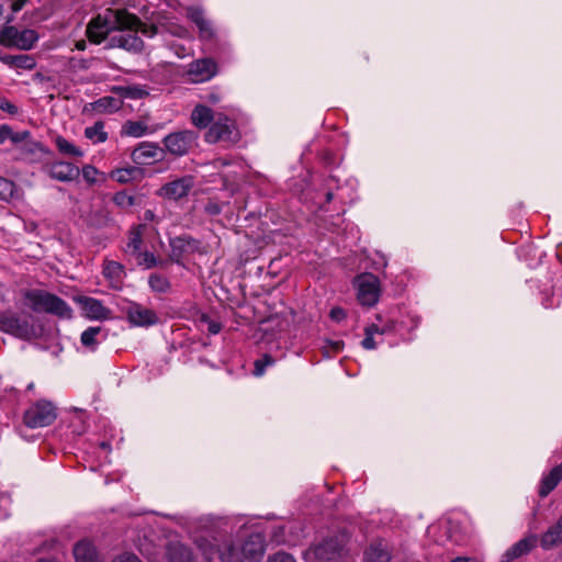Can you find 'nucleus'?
<instances>
[{"mask_svg": "<svg viewBox=\"0 0 562 562\" xmlns=\"http://www.w3.org/2000/svg\"><path fill=\"white\" fill-rule=\"evenodd\" d=\"M344 348L342 340H326L323 346V352L326 357H331L338 352H340Z\"/></svg>", "mask_w": 562, "mask_h": 562, "instance_id": "44", "label": "nucleus"}, {"mask_svg": "<svg viewBox=\"0 0 562 562\" xmlns=\"http://www.w3.org/2000/svg\"><path fill=\"white\" fill-rule=\"evenodd\" d=\"M56 419L55 407L52 403L40 401L27 408L23 422L29 428H42L50 425Z\"/></svg>", "mask_w": 562, "mask_h": 562, "instance_id": "6", "label": "nucleus"}, {"mask_svg": "<svg viewBox=\"0 0 562 562\" xmlns=\"http://www.w3.org/2000/svg\"><path fill=\"white\" fill-rule=\"evenodd\" d=\"M38 35L32 29H24L19 33V40L15 42V47L27 50L31 49L37 42Z\"/></svg>", "mask_w": 562, "mask_h": 562, "instance_id": "32", "label": "nucleus"}, {"mask_svg": "<svg viewBox=\"0 0 562 562\" xmlns=\"http://www.w3.org/2000/svg\"><path fill=\"white\" fill-rule=\"evenodd\" d=\"M217 74V64L212 58H202L189 65L188 76L193 82H205Z\"/></svg>", "mask_w": 562, "mask_h": 562, "instance_id": "12", "label": "nucleus"}, {"mask_svg": "<svg viewBox=\"0 0 562 562\" xmlns=\"http://www.w3.org/2000/svg\"><path fill=\"white\" fill-rule=\"evenodd\" d=\"M29 306L35 313H48L60 318H71L72 310L66 301L44 290H30L24 295Z\"/></svg>", "mask_w": 562, "mask_h": 562, "instance_id": "2", "label": "nucleus"}, {"mask_svg": "<svg viewBox=\"0 0 562 562\" xmlns=\"http://www.w3.org/2000/svg\"><path fill=\"white\" fill-rule=\"evenodd\" d=\"M80 63H81V66H80L81 68H83V69L88 68L85 60H81Z\"/></svg>", "mask_w": 562, "mask_h": 562, "instance_id": "63", "label": "nucleus"}, {"mask_svg": "<svg viewBox=\"0 0 562 562\" xmlns=\"http://www.w3.org/2000/svg\"><path fill=\"white\" fill-rule=\"evenodd\" d=\"M47 173L52 179L61 182H69L75 180L79 176L80 170L78 167L70 162L56 161L47 166Z\"/></svg>", "mask_w": 562, "mask_h": 562, "instance_id": "16", "label": "nucleus"}, {"mask_svg": "<svg viewBox=\"0 0 562 562\" xmlns=\"http://www.w3.org/2000/svg\"><path fill=\"white\" fill-rule=\"evenodd\" d=\"M199 246L200 243L188 235L171 238L169 258L172 262L180 265L184 256L195 252Z\"/></svg>", "mask_w": 562, "mask_h": 562, "instance_id": "11", "label": "nucleus"}, {"mask_svg": "<svg viewBox=\"0 0 562 562\" xmlns=\"http://www.w3.org/2000/svg\"><path fill=\"white\" fill-rule=\"evenodd\" d=\"M113 202L117 207L127 210L135 204V198L125 191H120L113 195Z\"/></svg>", "mask_w": 562, "mask_h": 562, "instance_id": "40", "label": "nucleus"}, {"mask_svg": "<svg viewBox=\"0 0 562 562\" xmlns=\"http://www.w3.org/2000/svg\"><path fill=\"white\" fill-rule=\"evenodd\" d=\"M276 363V359L269 355L265 353L261 356V358L257 359L254 362V375L256 376H262L266 372V369L268 367H272Z\"/></svg>", "mask_w": 562, "mask_h": 562, "instance_id": "37", "label": "nucleus"}, {"mask_svg": "<svg viewBox=\"0 0 562 562\" xmlns=\"http://www.w3.org/2000/svg\"><path fill=\"white\" fill-rule=\"evenodd\" d=\"M142 25V22L139 21L136 25L132 27H119L117 31H120L119 34H114L109 40V46L110 47H119L123 48L127 52L132 53H139L142 52L144 47L143 40L137 36L136 31Z\"/></svg>", "mask_w": 562, "mask_h": 562, "instance_id": "9", "label": "nucleus"}, {"mask_svg": "<svg viewBox=\"0 0 562 562\" xmlns=\"http://www.w3.org/2000/svg\"><path fill=\"white\" fill-rule=\"evenodd\" d=\"M112 102H116V100L112 97H105V98H102L100 99L97 104L98 106H106L108 104L112 103Z\"/></svg>", "mask_w": 562, "mask_h": 562, "instance_id": "57", "label": "nucleus"}, {"mask_svg": "<svg viewBox=\"0 0 562 562\" xmlns=\"http://www.w3.org/2000/svg\"><path fill=\"white\" fill-rule=\"evenodd\" d=\"M562 480V463L554 467L548 474H544L539 485V496L547 497Z\"/></svg>", "mask_w": 562, "mask_h": 562, "instance_id": "23", "label": "nucleus"}, {"mask_svg": "<svg viewBox=\"0 0 562 562\" xmlns=\"http://www.w3.org/2000/svg\"><path fill=\"white\" fill-rule=\"evenodd\" d=\"M204 139L210 144L223 143L225 146H232L239 142L240 132L234 120L218 114L205 133Z\"/></svg>", "mask_w": 562, "mask_h": 562, "instance_id": "3", "label": "nucleus"}, {"mask_svg": "<svg viewBox=\"0 0 562 562\" xmlns=\"http://www.w3.org/2000/svg\"><path fill=\"white\" fill-rule=\"evenodd\" d=\"M144 218L146 221H154L155 220V213L151 210H146L144 213Z\"/></svg>", "mask_w": 562, "mask_h": 562, "instance_id": "58", "label": "nucleus"}, {"mask_svg": "<svg viewBox=\"0 0 562 562\" xmlns=\"http://www.w3.org/2000/svg\"><path fill=\"white\" fill-rule=\"evenodd\" d=\"M103 328L101 326H91L88 327L80 337V341L83 347L88 348L91 351H94L99 344L105 339L106 335L103 333Z\"/></svg>", "mask_w": 562, "mask_h": 562, "instance_id": "25", "label": "nucleus"}, {"mask_svg": "<svg viewBox=\"0 0 562 562\" xmlns=\"http://www.w3.org/2000/svg\"><path fill=\"white\" fill-rule=\"evenodd\" d=\"M1 59L8 66L18 69L32 70L36 66L35 59L31 55H5Z\"/></svg>", "mask_w": 562, "mask_h": 562, "instance_id": "26", "label": "nucleus"}, {"mask_svg": "<svg viewBox=\"0 0 562 562\" xmlns=\"http://www.w3.org/2000/svg\"><path fill=\"white\" fill-rule=\"evenodd\" d=\"M357 297L361 305L373 306L379 301L380 281L372 273H363L356 278Z\"/></svg>", "mask_w": 562, "mask_h": 562, "instance_id": "7", "label": "nucleus"}, {"mask_svg": "<svg viewBox=\"0 0 562 562\" xmlns=\"http://www.w3.org/2000/svg\"><path fill=\"white\" fill-rule=\"evenodd\" d=\"M361 346L367 350H373L376 348V342L374 340V336L371 335V331L364 333V339L361 341Z\"/></svg>", "mask_w": 562, "mask_h": 562, "instance_id": "48", "label": "nucleus"}, {"mask_svg": "<svg viewBox=\"0 0 562 562\" xmlns=\"http://www.w3.org/2000/svg\"><path fill=\"white\" fill-rule=\"evenodd\" d=\"M85 136L93 143L105 142L108 139V134L104 132V123L98 121L92 126L86 127Z\"/></svg>", "mask_w": 562, "mask_h": 562, "instance_id": "34", "label": "nucleus"}, {"mask_svg": "<svg viewBox=\"0 0 562 562\" xmlns=\"http://www.w3.org/2000/svg\"><path fill=\"white\" fill-rule=\"evenodd\" d=\"M196 547L207 562H212L218 555L221 549V547L204 538L196 541Z\"/></svg>", "mask_w": 562, "mask_h": 562, "instance_id": "31", "label": "nucleus"}, {"mask_svg": "<svg viewBox=\"0 0 562 562\" xmlns=\"http://www.w3.org/2000/svg\"><path fill=\"white\" fill-rule=\"evenodd\" d=\"M112 562H140V560L132 553H123L116 557Z\"/></svg>", "mask_w": 562, "mask_h": 562, "instance_id": "50", "label": "nucleus"}, {"mask_svg": "<svg viewBox=\"0 0 562 562\" xmlns=\"http://www.w3.org/2000/svg\"><path fill=\"white\" fill-rule=\"evenodd\" d=\"M205 212L210 215H217L222 212V207L215 202H209L205 205Z\"/></svg>", "mask_w": 562, "mask_h": 562, "instance_id": "51", "label": "nucleus"}, {"mask_svg": "<svg viewBox=\"0 0 562 562\" xmlns=\"http://www.w3.org/2000/svg\"><path fill=\"white\" fill-rule=\"evenodd\" d=\"M188 18L198 26L200 38L210 41L214 38L215 32L212 23L205 18L204 12L199 8H189Z\"/></svg>", "mask_w": 562, "mask_h": 562, "instance_id": "18", "label": "nucleus"}, {"mask_svg": "<svg viewBox=\"0 0 562 562\" xmlns=\"http://www.w3.org/2000/svg\"><path fill=\"white\" fill-rule=\"evenodd\" d=\"M76 562H100V558L94 544L82 539L74 546L72 550Z\"/></svg>", "mask_w": 562, "mask_h": 562, "instance_id": "22", "label": "nucleus"}, {"mask_svg": "<svg viewBox=\"0 0 562 562\" xmlns=\"http://www.w3.org/2000/svg\"><path fill=\"white\" fill-rule=\"evenodd\" d=\"M198 138L199 135L196 132L183 130L165 136L162 144L169 154L176 157H182L196 145Z\"/></svg>", "mask_w": 562, "mask_h": 562, "instance_id": "4", "label": "nucleus"}, {"mask_svg": "<svg viewBox=\"0 0 562 562\" xmlns=\"http://www.w3.org/2000/svg\"><path fill=\"white\" fill-rule=\"evenodd\" d=\"M215 117L212 109L203 104L195 105L191 112V123L200 130L210 127Z\"/></svg>", "mask_w": 562, "mask_h": 562, "instance_id": "24", "label": "nucleus"}, {"mask_svg": "<svg viewBox=\"0 0 562 562\" xmlns=\"http://www.w3.org/2000/svg\"><path fill=\"white\" fill-rule=\"evenodd\" d=\"M221 324L217 322H210L209 323V333L212 335H216L221 331Z\"/></svg>", "mask_w": 562, "mask_h": 562, "instance_id": "55", "label": "nucleus"}, {"mask_svg": "<svg viewBox=\"0 0 562 562\" xmlns=\"http://www.w3.org/2000/svg\"><path fill=\"white\" fill-rule=\"evenodd\" d=\"M36 562H56V561L53 559H40Z\"/></svg>", "mask_w": 562, "mask_h": 562, "instance_id": "61", "label": "nucleus"}, {"mask_svg": "<svg viewBox=\"0 0 562 562\" xmlns=\"http://www.w3.org/2000/svg\"><path fill=\"white\" fill-rule=\"evenodd\" d=\"M0 329L22 339H31L34 335V327L13 312H0Z\"/></svg>", "mask_w": 562, "mask_h": 562, "instance_id": "10", "label": "nucleus"}, {"mask_svg": "<svg viewBox=\"0 0 562 562\" xmlns=\"http://www.w3.org/2000/svg\"><path fill=\"white\" fill-rule=\"evenodd\" d=\"M27 135V132H24L22 135L15 134L8 125L0 126V144H3L7 139H11L13 143H19L23 139L24 136Z\"/></svg>", "mask_w": 562, "mask_h": 562, "instance_id": "42", "label": "nucleus"}, {"mask_svg": "<svg viewBox=\"0 0 562 562\" xmlns=\"http://www.w3.org/2000/svg\"><path fill=\"white\" fill-rule=\"evenodd\" d=\"M536 542L537 536L535 535L517 541L503 553L502 562H513L514 560L529 553L536 547Z\"/></svg>", "mask_w": 562, "mask_h": 562, "instance_id": "17", "label": "nucleus"}, {"mask_svg": "<svg viewBox=\"0 0 562 562\" xmlns=\"http://www.w3.org/2000/svg\"><path fill=\"white\" fill-rule=\"evenodd\" d=\"M164 157V149L156 143L143 142L133 151L132 159L137 165H149L151 162L161 160Z\"/></svg>", "mask_w": 562, "mask_h": 562, "instance_id": "13", "label": "nucleus"}, {"mask_svg": "<svg viewBox=\"0 0 562 562\" xmlns=\"http://www.w3.org/2000/svg\"><path fill=\"white\" fill-rule=\"evenodd\" d=\"M267 562H296L294 558L286 552H277L268 559Z\"/></svg>", "mask_w": 562, "mask_h": 562, "instance_id": "46", "label": "nucleus"}, {"mask_svg": "<svg viewBox=\"0 0 562 562\" xmlns=\"http://www.w3.org/2000/svg\"><path fill=\"white\" fill-rule=\"evenodd\" d=\"M142 245V226L132 228L128 235L125 252L134 257L136 254H139Z\"/></svg>", "mask_w": 562, "mask_h": 562, "instance_id": "29", "label": "nucleus"}, {"mask_svg": "<svg viewBox=\"0 0 562 562\" xmlns=\"http://www.w3.org/2000/svg\"><path fill=\"white\" fill-rule=\"evenodd\" d=\"M218 558L221 562H244L240 548L232 542H224L221 546Z\"/></svg>", "mask_w": 562, "mask_h": 562, "instance_id": "28", "label": "nucleus"}, {"mask_svg": "<svg viewBox=\"0 0 562 562\" xmlns=\"http://www.w3.org/2000/svg\"><path fill=\"white\" fill-rule=\"evenodd\" d=\"M348 536L345 532L330 536L311 547V552L318 560H335L339 558L347 544Z\"/></svg>", "mask_w": 562, "mask_h": 562, "instance_id": "5", "label": "nucleus"}, {"mask_svg": "<svg viewBox=\"0 0 562 562\" xmlns=\"http://www.w3.org/2000/svg\"><path fill=\"white\" fill-rule=\"evenodd\" d=\"M127 91H128L127 95H130L132 98H142L145 94H147V92L139 87H128Z\"/></svg>", "mask_w": 562, "mask_h": 562, "instance_id": "52", "label": "nucleus"}, {"mask_svg": "<svg viewBox=\"0 0 562 562\" xmlns=\"http://www.w3.org/2000/svg\"><path fill=\"white\" fill-rule=\"evenodd\" d=\"M82 311L88 318L106 319L110 317V310L106 308L101 301L83 296L79 300Z\"/></svg>", "mask_w": 562, "mask_h": 562, "instance_id": "20", "label": "nucleus"}, {"mask_svg": "<svg viewBox=\"0 0 562 562\" xmlns=\"http://www.w3.org/2000/svg\"><path fill=\"white\" fill-rule=\"evenodd\" d=\"M148 133V126L139 121H127L122 128V134L132 137H142Z\"/></svg>", "mask_w": 562, "mask_h": 562, "instance_id": "33", "label": "nucleus"}, {"mask_svg": "<svg viewBox=\"0 0 562 562\" xmlns=\"http://www.w3.org/2000/svg\"><path fill=\"white\" fill-rule=\"evenodd\" d=\"M55 145L60 154L72 156V157H81L83 155L82 150L75 146L72 143L67 140L63 136H57L55 138Z\"/></svg>", "mask_w": 562, "mask_h": 562, "instance_id": "35", "label": "nucleus"}, {"mask_svg": "<svg viewBox=\"0 0 562 562\" xmlns=\"http://www.w3.org/2000/svg\"><path fill=\"white\" fill-rule=\"evenodd\" d=\"M380 326H381V335L391 333L395 329V323L393 321H386V322L380 324Z\"/></svg>", "mask_w": 562, "mask_h": 562, "instance_id": "53", "label": "nucleus"}, {"mask_svg": "<svg viewBox=\"0 0 562 562\" xmlns=\"http://www.w3.org/2000/svg\"><path fill=\"white\" fill-rule=\"evenodd\" d=\"M76 48L79 49V50H83L86 48V42L85 41H79L76 43Z\"/></svg>", "mask_w": 562, "mask_h": 562, "instance_id": "60", "label": "nucleus"}, {"mask_svg": "<svg viewBox=\"0 0 562 562\" xmlns=\"http://www.w3.org/2000/svg\"><path fill=\"white\" fill-rule=\"evenodd\" d=\"M451 562H476V561L473 559H468V558H457L456 560H453Z\"/></svg>", "mask_w": 562, "mask_h": 562, "instance_id": "59", "label": "nucleus"}, {"mask_svg": "<svg viewBox=\"0 0 562 562\" xmlns=\"http://www.w3.org/2000/svg\"><path fill=\"white\" fill-rule=\"evenodd\" d=\"M139 266H143L145 269H151L158 265L162 266L161 261H158L153 252L149 251H139L134 256Z\"/></svg>", "mask_w": 562, "mask_h": 562, "instance_id": "39", "label": "nucleus"}, {"mask_svg": "<svg viewBox=\"0 0 562 562\" xmlns=\"http://www.w3.org/2000/svg\"><path fill=\"white\" fill-rule=\"evenodd\" d=\"M368 331H371V335H373V336H374L375 334L381 335V326H380V324H375V323H373V324H371V325L367 326V327L364 328V333H368Z\"/></svg>", "mask_w": 562, "mask_h": 562, "instance_id": "54", "label": "nucleus"}, {"mask_svg": "<svg viewBox=\"0 0 562 562\" xmlns=\"http://www.w3.org/2000/svg\"><path fill=\"white\" fill-rule=\"evenodd\" d=\"M0 109L9 114H16L18 108L12 104L8 99L0 95Z\"/></svg>", "mask_w": 562, "mask_h": 562, "instance_id": "47", "label": "nucleus"}, {"mask_svg": "<svg viewBox=\"0 0 562 562\" xmlns=\"http://www.w3.org/2000/svg\"><path fill=\"white\" fill-rule=\"evenodd\" d=\"M123 312L132 327H150L159 323L158 314L137 302H130Z\"/></svg>", "mask_w": 562, "mask_h": 562, "instance_id": "8", "label": "nucleus"}, {"mask_svg": "<svg viewBox=\"0 0 562 562\" xmlns=\"http://www.w3.org/2000/svg\"><path fill=\"white\" fill-rule=\"evenodd\" d=\"M331 199H333V193H331V192H328V193L326 194V200H327V202L331 201Z\"/></svg>", "mask_w": 562, "mask_h": 562, "instance_id": "62", "label": "nucleus"}, {"mask_svg": "<svg viewBox=\"0 0 562 562\" xmlns=\"http://www.w3.org/2000/svg\"><path fill=\"white\" fill-rule=\"evenodd\" d=\"M243 559L251 562H259L266 551L263 537L259 533L250 535L241 544Z\"/></svg>", "mask_w": 562, "mask_h": 562, "instance_id": "15", "label": "nucleus"}, {"mask_svg": "<svg viewBox=\"0 0 562 562\" xmlns=\"http://www.w3.org/2000/svg\"><path fill=\"white\" fill-rule=\"evenodd\" d=\"M15 191V184L13 181L0 177V200L9 201Z\"/></svg>", "mask_w": 562, "mask_h": 562, "instance_id": "41", "label": "nucleus"}, {"mask_svg": "<svg viewBox=\"0 0 562 562\" xmlns=\"http://www.w3.org/2000/svg\"><path fill=\"white\" fill-rule=\"evenodd\" d=\"M139 22V19L125 11L106 10L103 14H98L87 25L88 38L100 44L106 36L119 27H132Z\"/></svg>", "mask_w": 562, "mask_h": 562, "instance_id": "1", "label": "nucleus"}, {"mask_svg": "<svg viewBox=\"0 0 562 562\" xmlns=\"http://www.w3.org/2000/svg\"><path fill=\"white\" fill-rule=\"evenodd\" d=\"M101 447H102L103 449H108V448H109V445H108L106 442H102V443H101Z\"/></svg>", "mask_w": 562, "mask_h": 562, "instance_id": "64", "label": "nucleus"}, {"mask_svg": "<svg viewBox=\"0 0 562 562\" xmlns=\"http://www.w3.org/2000/svg\"><path fill=\"white\" fill-rule=\"evenodd\" d=\"M392 559V552L387 544L382 539H376L370 543L364 551L366 562H390Z\"/></svg>", "mask_w": 562, "mask_h": 562, "instance_id": "19", "label": "nucleus"}, {"mask_svg": "<svg viewBox=\"0 0 562 562\" xmlns=\"http://www.w3.org/2000/svg\"><path fill=\"white\" fill-rule=\"evenodd\" d=\"M27 0H15L12 5H11V9L14 13L19 12L20 10L23 9V7L26 4Z\"/></svg>", "mask_w": 562, "mask_h": 562, "instance_id": "56", "label": "nucleus"}, {"mask_svg": "<svg viewBox=\"0 0 562 562\" xmlns=\"http://www.w3.org/2000/svg\"><path fill=\"white\" fill-rule=\"evenodd\" d=\"M20 31L15 26H5L0 32V42L5 46H15Z\"/></svg>", "mask_w": 562, "mask_h": 562, "instance_id": "38", "label": "nucleus"}, {"mask_svg": "<svg viewBox=\"0 0 562 562\" xmlns=\"http://www.w3.org/2000/svg\"><path fill=\"white\" fill-rule=\"evenodd\" d=\"M136 172L135 168H121L112 172V178L120 183H126L131 181Z\"/></svg>", "mask_w": 562, "mask_h": 562, "instance_id": "43", "label": "nucleus"}, {"mask_svg": "<svg viewBox=\"0 0 562 562\" xmlns=\"http://www.w3.org/2000/svg\"><path fill=\"white\" fill-rule=\"evenodd\" d=\"M193 186L191 177H183L164 184L158 194L169 200H179L188 195Z\"/></svg>", "mask_w": 562, "mask_h": 562, "instance_id": "14", "label": "nucleus"}, {"mask_svg": "<svg viewBox=\"0 0 562 562\" xmlns=\"http://www.w3.org/2000/svg\"><path fill=\"white\" fill-rule=\"evenodd\" d=\"M148 285L153 292L160 294L169 292L171 288L169 279L160 273H151L148 277Z\"/></svg>", "mask_w": 562, "mask_h": 562, "instance_id": "30", "label": "nucleus"}, {"mask_svg": "<svg viewBox=\"0 0 562 562\" xmlns=\"http://www.w3.org/2000/svg\"><path fill=\"white\" fill-rule=\"evenodd\" d=\"M330 318L335 322H341L346 317V312L341 307H334L330 311Z\"/></svg>", "mask_w": 562, "mask_h": 562, "instance_id": "49", "label": "nucleus"}, {"mask_svg": "<svg viewBox=\"0 0 562 562\" xmlns=\"http://www.w3.org/2000/svg\"><path fill=\"white\" fill-rule=\"evenodd\" d=\"M562 544V515L546 532L540 537V546L549 551Z\"/></svg>", "mask_w": 562, "mask_h": 562, "instance_id": "21", "label": "nucleus"}, {"mask_svg": "<svg viewBox=\"0 0 562 562\" xmlns=\"http://www.w3.org/2000/svg\"><path fill=\"white\" fill-rule=\"evenodd\" d=\"M103 274L108 279L119 281L125 274L124 266L116 261H108L104 265Z\"/></svg>", "mask_w": 562, "mask_h": 562, "instance_id": "36", "label": "nucleus"}, {"mask_svg": "<svg viewBox=\"0 0 562 562\" xmlns=\"http://www.w3.org/2000/svg\"><path fill=\"white\" fill-rule=\"evenodd\" d=\"M168 558L169 562H194L191 550L179 542L169 544Z\"/></svg>", "mask_w": 562, "mask_h": 562, "instance_id": "27", "label": "nucleus"}, {"mask_svg": "<svg viewBox=\"0 0 562 562\" xmlns=\"http://www.w3.org/2000/svg\"><path fill=\"white\" fill-rule=\"evenodd\" d=\"M97 173H98V170L93 166L87 165L82 168V177L90 184H92L97 181V179H95Z\"/></svg>", "mask_w": 562, "mask_h": 562, "instance_id": "45", "label": "nucleus"}]
</instances>
